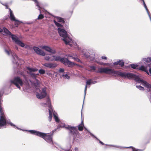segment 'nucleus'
<instances>
[{
	"mask_svg": "<svg viewBox=\"0 0 151 151\" xmlns=\"http://www.w3.org/2000/svg\"><path fill=\"white\" fill-rule=\"evenodd\" d=\"M114 76H119L123 78H128L129 79H134L135 81L141 83L147 88V91H151V85L146 81L140 79L139 77L130 73L122 72L119 71H115Z\"/></svg>",
	"mask_w": 151,
	"mask_h": 151,
	"instance_id": "1",
	"label": "nucleus"
},
{
	"mask_svg": "<svg viewBox=\"0 0 151 151\" xmlns=\"http://www.w3.org/2000/svg\"><path fill=\"white\" fill-rule=\"evenodd\" d=\"M58 31L59 35L63 38V40L66 45H68L70 46L73 45L75 48H77L78 50H80V47L77 43L76 42H73L72 39L68 36L66 30L59 28L58 29Z\"/></svg>",
	"mask_w": 151,
	"mask_h": 151,
	"instance_id": "2",
	"label": "nucleus"
},
{
	"mask_svg": "<svg viewBox=\"0 0 151 151\" xmlns=\"http://www.w3.org/2000/svg\"><path fill=\"white\" fill-rule=\"evenodd\" d=\"M60 61L65 65L70 67H73L75 65H77L80 67H81V66L77 64L69 61L67 58H61L60 56L58 55H52V58L51 59V61Z\"/></svg>",
	"mask_w": 151,
	"mask_h": 151,
	"instance_id": "3",
	"label": "nucleus"
},
{
	"mask_svg": "<svg viewBox=\"0 0 151 151\" xmlns=\"http://www.w3.org/2000/svg\"><path fill=\"white\" fill-rule=\"evenodd\" d=\"M47 104L42 103H41V105L42 106L44 107H46L47 106L49 107L48 110L49 114V121L50 122L51 120L52 117V114H53L55 121L57 122H59V119L57 116V114L54 111H53V110L52 109L50 104V101L48 98L47 99Z\"/></svg>",
	"mask_w": 151,
	"mask_h": 151,
	"instance_id": "4",
	"label": "nucleus"
},
{
	"mask_svg": "<svg viewBox=\"0 0 151 151\" xmlns=\"http://www.w3.org/2000/svg\"><path fill=\"white\" fill-rule=\"evenodd\" d=\"M28 131L32 134L44 139L45 141L49 142L52 141V135L34 130H29Z\"/></svg>",
	"mask_w": 151,
	"mask_h": 151,
	"instance_id": "5",
	"label": "nucleus"
},
{
	"mask_svg": "<svg viewBox=\"0 0 151 151\" xmlns=\"http://www.w3.org/2000/svg\"><path fill=\"white\" fill-rule=\"evenodd\" d=\"M27 73L34 79L36 83H34L33 82H32L31 81H30V82L32 84L36 86H37L39 84V81L36 78L38 74H35L34 72L37 71L38 69L35 68H31L29 67H27Z\"/></svg>",
	"mask_w": 151,
	"mask_h": 151,
	"instance_id": "6",
	"label": "nucleus"
},
{
	"mask_svg": "<svg viewBox=\"0 0 151 151\" xmlns=\"http://www.w3.org/2000/svg\"><path fill=\"white\" fill-rule=\"evenodd\" d=\"M0 32H1L3 35L8 36L9 37H11L13 41L16 44L19 40L17 37L12 34L6 28L4 27L3 29L0 28Z\"/></svg>",
	"mask_w": 151,
	"mask_h": 151,
	"instance_id": "7",
	"label": "nucleus"
},
{
	"mask_svg": "<svg viewBox=\"0 0 151 151\" xmlns=\"http://www.w3.org/2000/svg\"><path fill=\"white\" fill-rule=\"evenodd\" d=\"M33 48L37 54L42 56H45L44 59L45 60L47 61H51V59L52 58V56L51 55L48 54L46 55L45 52L43 51L37 47H35Z\"/></svg>",
	"mask_w": 151,
	"mask_h": 151,
	"instance_id": "8",
	"label": "nucleus"
},
{
	"mask_svg": "<svg viewBox=\"0 0 151 151\" xmlns=\"http://www.w3.org/2000/svg\"><path fill=\"white\" fill-rule=\"evenodd\" d=\"M36 96L39 99H41L45 97L46 95V88H45L40 89H36Z\"/></svg>",
	"mask_w": 151,
	"mask_h": 151,
	"instance_id": "9",
	"label": "nucleus"
},
{
	"mask_svg": "<svg viewBox=\"0 0 151 151\" xmlns=\"http://www.w3.org/2000/svg\"><path fill=\"white\" fill-rule=\"evenodd\" d=\"M98 71L101 73H104L107 74L114 75L115 71L113 69L108 68H99Z\"/></svg>",
	"mask_w": 151,
	"mask_h": 151,
	"instance_id": "10",
	"label": "nucleus"
},
{
	"mask_svg": "<svg viewBox=\"0 0 151 151\" xmlns=\"http://www.w3.org/2000/svg\"><path fill=\"white\" fill-rule=\"evenodd\" d=\"M5 51L8 55H9L10 54H11L12 55L13 57L12 60L13 62L14 63H16V64L18 63V65H19V62H24L23 60H19L16 54L12 52L11 50H9V51H8L7 50H5Z\"/></svg>",
	"mask_w": 151,
	"mask_h": 151,
	"instance_id": "11",
	"label": "nucleus"
},
{
	"mask_svg": "<svg viewBox=\"0 0 151 151\" xmlns=\"http://www.w3.org/2000/svg\"><path fill=\"white\" fill-rule=\"evenodd\" d=\"M10 82L11 83L14 84L20 89V88L19 84L21 86H23V83L22 80L18 77H15L13 79L11 80Z\"/></svg>",
	"mask_w": 151,
	"mask_h": 151,
	"instance_id": "12",
	"label": "nucleus"
},
{
	"mask_svg": "<svg viewBox=\"0 0 151 151\" xmlns=\"http://www.w3.org/2000/svg\"><path fill=\"white\" fill-rule=\"evenodd\" d=\"M63 127L68 129L70 131V132L74 135V136L79 135V133L76 127H70L68 125H64Z\"/></svg>",
	"mask_w": 151,
	"mask_h": 151,
	"instance_id": "13",
	"label": "nucleus"
},
{
	"mask_svg": "<svg viewBox=\"0 0 151 151\" xmlns=\"http://www.w3.org/2000/svg\"><path fill=\"white\" fill-rule=\"evenodd\" d=\"M131 67L133 69L137 68L139 70H140L144 71L145 72L148 74L149 75L147 69L143 65H142L140 67H138V65L135 64L130 65Z\"/></svg>",
	"mask_w": 151,
	"mask_h": 151,
	"instance_id": "14",
	"label": "nucleus"
},
{
	"mask_svg": "<svg viewBox=\"0 0 151 151\" xmlns=\"http://www.w3.org/2000/svg\"><path fill=\"white\" fill-rule=\"evenodd\" d=\"M41 48L45 50V51L52 54H55L56 52L55 50L54 49H52L50 47L47 46H40Z\"/></svg>",
	"mask_w": 151,
	"mask_h": 151,
	"instance_id": "15",
	"label": "nucleus"
},
{
	"mask_svg": "<svg viewBox=\"0 0 151 151\" xmlns=\"http://www.w3.org/2000/svg\"><path fill=\"white\" fill-rule=\"evenodd\" d=\"M142 63H144L146 65V67H145L147 69V68L148 66L150 67V63L151 61V58H143L142 60Z\"/></svg>",
	"mask_w": 151,
	"mask_h": 151,
	"instance_id": "16",
	"label": "nucleus"
},
{
	"mask_svg": "<svg viewBox=\"0 0 151 151\" xmlns=\"http://www.w3.org/2000/svg\"><path fill=\"white\" fill-rule=\"evenodd\" d=\"M96 83V81H92L91 79L88 80L86 82V85L85 86L84 90L85 96L86 94V91L87 90V86L88 85H90L91 84H94Z\"/></svg>",
	"mask_w": 151,
	"mask_h": 151,
	"instance_id": "17",
	"label": "nucleus"
},
{
	"mask_svg": "<svg viewBox=\"0 0 151 151\" xmlns=\"http://www.w3.org/2000/svg\"><path fill=\"white\" fill-rule=\"evenodd\" d=\"M42 65L45 67L48 68H55L56 66V65L53 63H46L42 64Z\"/></svg>",
	"mask_w": 151,
	"mask_h": 151,
	"instance_id": "18",
	"label": "nucleus"
},
{
	"mask_svg": "<svg viewBox=\"0 0 151 151\" xmlns=\"http://www.w3.org/2000/svg\"><path fill=\"white\" fill-rule=\"evenodd\" d=\"M115 147L119 148L120 149H123L124 148H132V151H138L137 149L132 146H130L128 147H122L119 146H116Z\"/></svg>",
	"mask_w": 151,
	"mask_h": 151,
	"instance_id": "19",
	"label": "nucleus"
},
{
	"mask_svg": "<svg viewBox=\"0 0 151 151\" xmlns=\"http://www.w3.org/2000/svg\"><path fill=\"white\" fill-rule=\"evenodd\" d=\"M9 12L10 18L11 20L13 21L16 20V19L12 11L10 9H9Z\"/></svg>",
	"mask_w": 151,
	"mask_h": 151,
	"instance_id": "20",
	"label": "nucleus"
},
{
	"mask_svg": "<svg viewBox=\"0 0 151 151\" xmlns=\"http://www.w3.org/2000/svg\"><path fill=\"white\" fill-rule=\"evenodd\" d=\"M83 122L82 121L81 124L78 125V130L80 131H82L83 129Z\"/></svg>",
	"mask_w": 151,
	"mask_h": 151,
	"instance_id": "21",
	"label": "nucleus"
},
{
	"mask_svg": "<svg viewBox=\"0 0 151 151\" xmlns=\"http://www.w3.org/2000/svg\"><path fill=\"white\" fill-rule=\"evenodd\" d=\"M60 77L67 79H69L70 78V76L67 74H63L62 75L60 76Z\"/></svg>",
	"mask_w": 151,
	"mask_h": 151,
	"instance_id": "22",
	"label": "nucleus"
},
{
	"mask_svg": "<svg viewBox=\"0 0 151 151\" xmlns=\"http://www.w3.org/2000/svg\"><path fill=\"white\" fill-rule=\"evenodd\" d=\"M56 20L58 22H62L64 23V21L63 19L60 17H56Z\"/></svg>",
	"mask_w": 151,
	"mask_h": 151,
	"instance_id": "23",
	"label": "nucleus"
},
{
	"mask_svg": "<svg viewBox=\"0 0 151 151\" xmlns=\"http://www.w3.org/2000/svg\"><path fill=\"white\" fill-rule=\"evenodd\" d=\"M16 44L22 47H24L25 46L24 44L19 40Z\"/></svg>",
	"mask_w": 151,
	"mask_h": 151,
	"instance_id": "24",
	"label": "nucleus"
},
{
	"mask_svg": "<svg viewBox=\"0 0 151 151\" xmlns=\"http://www.w3.org/2000/svg\"><path fill=\"white\" fill-rule=\"evenodd\" d=\"M54 22L55 25L57 27H63V25L59 23H58L57 21L55 20H54Z\"/></svg>",
	"mask_w": 151,
	"mask_h": 151,
	"instance_id": "25",
	"label": "nucleus"
},
{
	"mask_svg": "<svg viewBox=\"0 0 151 151\" xmlns=\"http://www.w3.org/2000/svg\"><path fill=\"white\" fill-rule=\"evenodd\" d=\"M47 74L50 76L51 77H52V75H55V76H56V73L53 72L52 73L49 72L47 73Z\"/></svg>",
	"mask_w": 151,
	"mask_h": 151,
	"instance_id": "26",
	"label": "nucleus"
},
{
	"mask_svg": "<svg viewBox=\"0 0 151 151\" xmlns=\"http://www.w3.org/2000/svg\"><path fill=\"white\" fill-rule=\"evenodd\" d=\"M98 63L100 65H102L104 66H110L111 64L110 63H104L102 62H99Z\"/></svg>",
	"mask_w": 151,
	"mask_h": 151,
	"instance_id": "27",
	"label": "nucleus"
},
{
	"mask_svg": "<svg viewBox=\"0 0 151 151\" xmlns=\"http://www.w3.org/2000/svg\"><path fill=\"white\" fill-rule=\"evenodd\" d=\"M73 59H74V60L77 61L78 62H80L81 63V60L78 59L77 56H75V57H73Z\"/></svg>",
	"mask_w": 151,
	"mask_h": 151,
	"instance_id": "28",
	"label": "nucleus"
},
{
	"mask_svg": "<svg viewBox=\"0 0 151 151\" xmlns=\"http://www.w3.org/2000/svg\"><path fill=\"white\" fill-rule=\"evenodd\" d=\"M68 57H71L73 58V57H75V56H77V55L76 54H69L67 55Z\"/></svg>",
	"mask_w": 151,
	"mask_h": 151,
	"instance_id": "29",
	"label": "nucleus"
},
{
	"mask_svg": "<svg viewBox=\"0 0 151 151\" xmlns=\"http://www.w3.org/2000/svg\"><path fill=\"white\" fill-rule=\"evenodd\" d=\"M136 87L140 90L143 91L145 90L144 88L140 86H136Z\"/></svg>",
	"mask_w": 151,
	"mask_h": 151,
	"instance_id": "30",
	"label": "nucleus"
},
{
	"mask_svg": "<svg viewBox=\"0 0 151 151\" xmlns=\"http://www.w3.org/2000/svg\"><path fill=\"white\" fill-rule=\"evenodd\" d=\"M64 70L63 68H60V69L59 70V72L60 73V76L61 75H62V74L63 73H64Z\"/></svg>",
	"mask_w": 151,
	"mask_h": 151,
	"instance_id": "31",
	"label": "nucleus"
},
{
	"mask_svg": "<svg viewBox=\"0 0 151 151\" xmlns=\"http://www.w3.org/2000/svg\"><path fill=\"white\" fill-rule=\"evenodd\" d=\"M119 65H121V66H122L124 65V62L123 60H119Z\"/></svg>",
	"mask_w": 151,
	"mask_h": 151,
	"instance_id": "32",
	"label": "nucleus"
},
{
	"mask_svg": "<svg viewBox=\"0 0 151 151\" xmlns=\"http://www.w3.org/2000/svg\"><path fill=\"white\" fill-rule=\"evenodd\" d=\"M45 70L43 69H40L39 71V72L40 74H44L45 73Z\"/></svg>",
	"mask_w": 151,
	"mask_h": 151,
	"instance_id": "33",
	"label": "nucleus"
},
{
	"mask_svg": "<svg viewBox=\"0 0 151 151\" xmlns=\"http://www.w3.org/2000/svg\"><path fill=\"white\" fill-rule=\"evenodd\" d=\"M15 21V25H18L19 24H20L22 22L21 21H19L18 20L16 19V20L14 21Z\"/></svg>",
	"mask_w": 151,
	"mask_h": 151,
	"instance_id": "34",
	"label": "nucleus"
},
{
	"mask_svg": "<svg viewBox=\"0 0 151 151\" xmlns=\"http://www.w3.org/2000/svg\"><path fill=\"white\" fill-rule=\"evenodd\" d=\"M44 17L43 15L41 14L39 15L37 19H41Z\"/></svg>",
	"mask_w": 151,
	"mask_h": 151,
	"instance_id": "35",
	"label": "nucleus"
},
{
	"mask_svg": "<svg viewBox=\"0 0 151 151\" xmlns=\"http://www.w3.org/2000/svg\"><path fill=\"white\" fill-rule=\"evenodd\" d=\"M86 51V50L85 49H83L81 50V52L84 55L86 56V57H87V55L86 54V52H85Z\"/></svg>",
	"mask_w": 151,
	"mask_h": 151,
	"instance_id": "36",
	"label": "nucleus"
},
{
	"mask_svg": "<svg viewBox=\"0 0 151 151\" xmlns=\"http://www.w3.org/2000/svg\"><path fill=\"white\" fill-rule=\"evenodd\" d=\"M90 68L91 70H95L96 69V67L94 66H90Z\"/></svg>",
	"mask_w": 151,
	"mask_h": 151,
	"instance_id": "37",
	"label": "nucleus"
},
{
	"mask_svg": "<svg viewBox=\"0 0 151 151\" xmlns=\"http://www.w3.org/2000/svg\"><path fill=\"white\" fill-rule=\"evenodd\" d=\"M119 61H116V62H114V63L113 65H119Z\"/></svg>",
	"mask_w": 151,
	"mask_h": 151,
	"instance_id": "38",
	"label": "nucleus"
},
{
	"mask_svg": "<svg viewBox=\"0 0 151 151\" xmlns=\"http://www.w3.org/2000/svg\"><path fill=\"white\" fill-rule=\"evenodd\" d=\"M145 147H144L143 149H137V150L138 151H143L145 150Z\"/></svg>",
	"mask_w": 151,
	"mask_h": 151,
	"instance_id": "39",
	"label": "nucleus"
},
{
	"mask_svg": "<svg viewBox=\"0 0 151 151\" xmlns=\"http://www.w3.org/2000/svg\"><path fill=\"white\" fill-rule=\"evenodd\" d=\"M101 58L102 59H104V60H106V59H107V57H106V56H102L101 57Z\"/></svg>",
	"mask_w": 151,
	"mask_h": 151,
	"instance_id": "40",
	"label": "nucleus"
},
{
	"mask_svg": "<svg viewBox=\"0 0 151 151\" xmlns=\"http://www.w3.org/2000/svg\"><path fill=\"white\" fill-rule=\"evenodd\" d=\"M150 73V75L151 76V68H150L149 70Z\"/></svg>",
	"mask_w": 151,
	"mask_h": 151,
	"instance_id": "41",
	"label": "nucleus"
},
{
	"mask_svg": "<svg viewBox=\"0 0 151 151\" xmlns=\"http://www.w3.org/2000/svg\"><path fill=\"white\" fill-rule=\"evenodd\" d=\"M75 151H78V149L77 147H75Z\"/></svg>",
	"mask_w": 151,
	"mask_h": 151,
	"instance_id": "42",
	"label": "nucleus"
},
{
	"mask_svg": "<svg viewBox=\"0 0 151 151\" xmlns=\"http://www.w3.org/2000/svg\"><path fill=\"white\" fill-rule=\"evenodd\" d=\"M102 145H104V144L103 142H99Z\"/></svg>",
	"mask_w": 151,
	"mask_h": 151,
	"instance_id": "43",
	"label": "nucleus"
},
{
	"mask_svg": "<svg viewBox=\"0 0 151 151\" xmlns=\"http://www.w3.org/2000/svg\"><path fill=\"white\" fill-rule=\"evenodd\" d=\"M4 5H5L6 6V9H8V6H7V5L6 4Z\"/></svg>",
	"mask_w": 151,
	"mask_h": 151,
	"instance_id": "44",
	"label": "nucleus"
},
{
	"mask_svg": "<svg viewBox=\"0 0 151 151\" xmlns=\"http://www.w3.org/2000/svg\"><path fill=\"white\" fill-rule=\"evenodd\" d=\"M90 134L91 135H92V136H93V135L90 132Z\"/></svg>",
	"mask_w": 151,
	"mask_h": 151,
	"instance_id": "45",
	"label": "nucleus"
},
{
	"mask_svg": "<svg viewBox=\"0 0 151 151\" xmlns=\"http://www.w3.org/2000/svg\"><path fill=\"white\" fill-rule=\"evenodd\" d=\"M84 128L85 130H87V129L85 127Z\"/></svg>",
	"mask_w": 151,
	"mask_h": 151,
	"instance_id": "46",
	"label": "nucleus"
},
{
	"mask_svg": "<svg viewBox=\"0 0 151 151\" xmlns=\"http://www.w3.org/2000/svg\"><path fill=\"white\" fill-rule=\"evenodd\" d=\"M52 143H53V142H52ZM52 144L54 145V144L53 143H52Z\"/></svg>",
	"mask_w": 151,
	"mask_h": 151,
	"instance_id": "47",
	"label": "nucleus"
},
{
	"mask_svg": "<svg viewBox=\"0 0 151 151\" xmlns=\"http://www.w3.org/2000/svg\"><path fill=\"white\" fill-rule=\"evenodd\" d=\"M16 127L17 129H19L17 127Z\"/></svg>",
	"mask_w": 151,
	"mask_h": 151,
	"instance_id": "48",
	"label": "nucleus"
},
{
	"mask_svg": "<svg viewBox=\"0 0 151 151\" xmlns=\"http://www.w3.org/2000/svg\"><path fill=\"white\" fill-rule=\"evenodd\" d=\"M87 130V131H88V130Z\"/></svg>",
	"mask_w": 151,
	"mask_h": 151,
	"instance_id": "49",
	"label": "nucleus"
},
{
	"mask_svg": "<svg viewBox=\"0 0 151 151\" xmlns=\"http://www.w3.org/2000/svg\"><path fill=\"white\" fill-rule=\"evenodd\" d=\"M87 130V131H88V130Z\"/></svg>",
	"mask_w": 151,
	"mask_h": 151,
	"instance_id": "50",
	"label": "nucleus"
},
{
	"mask_svg": "<svg viewBox=\"0 0 151 151\" xmlns=\"http://www.w3.org/2000/svg\"><path fill=\"white\" fill-rule=\"evenodd\" d=\"M65 151H67V150H66Z\"/></svg>",
	"mask_w": 151,
	"mask_h": 151,
	"instance_id": "51",
	"label": "nucleus"
}]
</instances>
